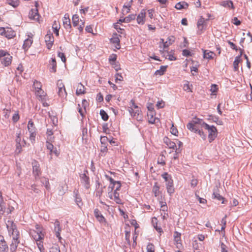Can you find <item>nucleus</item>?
Returning a JSON list of instances; mask_svg holds the SVG:
<instances>
[{"label": "nucleus", "mask_w": 252, "mask_h": 252, "mask_svg": "<svg viewBox=\"0 0 252 252\" xmlns=\"http://www.w3.org/2000/svg\"><path fill=\"white\" fill-rule=\"evenodd\" d=\"M130 228L129 226H127L126 227L125 239L128 245H130Z\"/></svg>", "instance_id": "e433bc0d"}, {"label": "nucleus", "mask_w": 252, "mask_h": 252, "mask_svg": "<svg viewBox=\"0 0 252 252\" xmlns=\"http://www.w3.org/2000/svg\"><path fill=\"white\" fill-rule=\"evenodd\" d=\"M60 27L61 26L59 21H55L52 25V29L53 30L54 32L56 34L57 36L59 35V30L60 29Z\"/></svg>", "instance_id": "2f4dec72"}, {"label": "nucleus", "mask_w": 252, "mask_h": 252, "mask_svg": "<svg viewBox=\"0 0 252 252\" xmlns=\"http://www.w3.org/2000/svg\"><path fill=\"white\" fill-rule=\"evenodd\" d=\"M166 189L167 192L170 195L174 192V188L173 187V182L170 181V183H168L166 184Z\"/></svg>", "instance_id": "4c0bfd02"}, {"label": "nucleus", "mask_w": 252, "mask_h": 252, "mask_svg": "<svg viewBox=\"0 0 252 252\" xmlns=\"http://www.w3.org/2000/svg\"><path fill=\"white\" fill-rule=\"evenodd\" d=\"M115 82L117 83L119 81H122L123 80V77L120 73H117L115 76Z\"/></svg>", "instance_id": "338daca9"}, {"label": "nucleus", "mask_w": 252, "mask_h": 252, "mask_svg": "<svg viewBox=\"0 0 252 252\" xmlns=\"http://www.w3.org/2000/svg\"><path fill=\"white\" fill-rule=\"evenodd\" d=\"M32 172L33 175L35 177V178L36 179L38 177L41 173L40 169V165L38 162L36 161H34L32 162Z\"/></svg>", "instance_id": "9b49d317"}, {"label": "nucleus", "mask_w": 252, "mask_h": 252, "mask_svg": "<svg viewBox=\"0 0 252 252\" xmlns=\"http://www.w3.org/2000/svg\"><path fill=\"white\" fill-rule=\"evenodd\" d=\"M45 41L48 49H50L54 42V38L52 33L49 32L45 36Z\"/></svg>", "instance_id": "9d476101"}, {"label": "nucleus", "mask_w": 252, "mask_h": 252, "mask_svg": "<svg viewBox=\"0 0 252 252\" xmlns=\"http://www.w3.org/2000/svg\"><path fill=\"white\" fill-rule=\"evenodd\" d=\"M194 123L192 124L190 122H189L187 125V127L188 129L190 131L193 132L194 133H197L199 127L196 125H194Z\"/></svg>", "instance_id": "c756f323"}, {"label": "nucleus", "mask_w": 252, "mask_h": 252, "mask_svg": "<svg viewBox=\"0 0 252 252\" xmlns=\"http://www.w3.org/2000/svg\"><path fill=\"white\" fill-rule=\"evenodd\" d=\"M189 6V4L185 1H180L178 2L175 7L178 10H181L182 9H187Z\"/></svg>", "instance_id": "7c9ffc66"}, {"label": "nucleus", "mask_w": 252, "mask_h": 252, "mask_svg": "<svg viewBox=\"0 0 252 252\" xmlns=\"http://www.w3.org/2000/svg\"><path fill=\"white\" fill-rule=\"evenodd\" d=\"M12 56L5 50L0 49V59L1 64L5 67L11 65L12 61Z\"/></svg>", "instance_id": "20e7f679"}, {"label": "nucleus", "mask_w": 252, "mask_h": 252, "mask_svg": "<svg viewBox=\"0 0 252 252\" xmlns=\"http://www.w3.org/2000/svg\"><path fill=\"white\" fill-rule=\"evenodd\" d=\"M6 226L8 230L9 233L12 236V241L10 245V250L11 252H15L19 243L18 240L19 233L16 228V225L12 221L8 220L6 223Z\"/></svg>", "instance_id": "f257e3e1"}, {"label": "nucleus", "mask_w": 252, "mask_h": 252, "mask_svg": "<svg viewBox=\"0 0 252 252\" xmlns=\"http://www.w3.org/2000/svg\"><path fill=\"white\" fill-rule=\"evenodd\" d=\"M197 133L202 138L203 140H205L206 138V134L201 129H198Z\"/></svg>", "instance_id": "0e129e2a"}, {"label": "nucleus", "mask_w": 252, "mask_h": 252, "mask_svg": "<svg viewBox=\"0 0 252 252\" xmlns=\"http://www.w3.org/2000/svg\"><path fill=\"white\" fill-rule=\"evenodd\" d=\"M218 90V88L217 85L213 84L211 85L210 91L212 92V94L215 95Z\"/></svg>", "instance_id": "13d9d810"}, {"label": "nucleus", "mask_w": 252, "mask_h": 252, "mask_svg": "<svg viewBox=\"0 0 252 252\" xmlns=\"http://www.w3.org/2000/svg\"><path fill=\"white\" fill-rule=\"evenodd\" d=\"M157 163L161 166L165 165V157L163 155L160 154L158 158Z\"/></svg>", "instance_id": "c03bdc74"}, {"label": "nucleus", "mask_w": 252, "mask_h": 252, "mask_svg": "<svg viewBox=\"0 0 252 252\" xmlns=\"http://www.w3.org/2000/svg\"><path fill=\"white\" fill-rule=\"evenodd\" d=\"M192 247L194 252H200L201 244H199L196 240L193 241L192 243Z\"/></svg>", "instance_id": "a18cd8bd"}, {"label": "nucleus", "mask_w": 252, "mask_h": 252, "mask_svg": "<svg viewBox=\"0 0 252 252\" xmlns=\"http://www.w3.org/2000/svg\"><path fill=\"white\" fill-rule=\"evenodd\" d=\"M226 215H225L221 220V225H222L221 228V231H223V235H224V229L226 227Z\"/></svg>", "instance_id": "603ef678"}, {"label": "nucleus", "mask_w": 252, "mask_h": 252, "mask_svg": "<svg viewBox=\"0 0 252 252\" xmlns=\"http://www.w3.org/2000/svg\"><path fill=\"white\" fill-rule=\"evenodd\" d=\"M190 122L192 124L194 123V125H196L198 126L200 125L201 128H204L203 124H206V123L204 122L202 120L198 118H194L193 120Z\"/></svg>", "instance_id": "a19ab883"}, {"label": "nucleus", "mask_w": 252, "mask_h": 252, "mask_svg": "<svg viewBox=\"0 0 252 252\" xmlns=\"http://www.w3.org/2000/svg\"><path fill=\"white\" fill-rule=\"evenodd\" d=\"M181 233L175 231L174 233V240L176 247L180 249L182 247V240L181 239Z\"/></svg>", "instance_id": "2eb2a0df"}, {"label": "nucleus", "mask_w": 252, "mask_h": 252, "mask_svg": "<svg viewBox=\"0 0 252 252\" xmlns=\"http://www.w3.org/2000/svg\"><path fill=\"white\" fill-rule=\"evenodd\" d=\"M0 252H7L8 251V247L6 242L1 236H0Z\"/></svg>", "instance_id": "5701e85b"}, {"label": "nucleus", "mask_w": 252, "mask_h": 252, "mask_svg": "<svg viewBox=\"0 0 252 252\" xmlns=\"http://www.w3.org/2000/svg\"><path fill=\"white\" fill-rule=\"evenodd\" d=\"M133 0H131L129 2H127L126 4H125L122 9V14L126 15L130 11V8Z\"/></svg>", "instance_id": "a878e982"}, {"label": "nucleus", "mask_w": 252, "mask_h": 252, "mask_svg": "<svg viewBox=\"0 0 252 252\" xmlns=\"http://www.w3.org/2000/svg\"><path fill=\"white\" fill-rule=\"evenodd\" d=\"M54 230L55 231L57 237L58 238L59 241L61 242L62 237L60 235L61 228L60 227V222L58 220H56L55 222Z\"/></svg>", "instance_id": "412c9836"}, {"label": "nucleus", "mask_w": 252, "mask_h": 252, "mask_svg": "<svg viewBox=\"0 0 252 252\" xmlns=\"http://www.w3.org/2000/svg\"><path fill=\"white\" fill-rule=\"evenodd\" d=\"M108 197L110 199L114 200L117 204H122V201L120 197V194L118 192L115 191L113 192L112 191L109 190Z\"/></svg>", "instance_id": "1a4fd4ad"}, {"label": "nucleus", "mask_w": 252, "mask_h": 252, "mask_svg": "<svg viewBox=\"0 0 252 252\" xmlns=\"http://www.w3.org/2000/svg\"><path fill=\"white\" fill-rule=\"evenodd\" d=\"M175 37L174 36H170L168 37L166 41H164L163 38H161L160 42L163 44V48L166 49L172 45L175 42Z\"/></svg>", "instance_id": "f8f14e48"}, {"label": "nucleus", "mask_w": 252, "mask_h": 252, "mask_svg": "<svg viewBox=\"0 0 252 252\" xmlns=\"http://www.w3.org/2000/svg\"><path fill=\"white\" fill-rule=\"evenodd\" d=\"M46 147L47 149L50 151V155H51L52 154L53 150L54 148V145L52 143L47 142Z\"/></svg>", "instance_id": "680f3d73"}, {"label": "nucleus", "mask_w": 252, "mask_h": 252, "mask_svg": "<svg viewBox=\"0 0 252 252\" xmlns=\"http://www.w3.org/2000/svg\"><path fill=\"white\" fill-rule=\"evenodd\" d=\"M183 88V90L187 92L191 93L192 92V85L191 84H189V82L188 81H185L184 82Z\"/></svg>", "instance_id": "473e14b6"}, {"label": "nucleus", "mask_w": 252, "mask_h": 252, "mask_svg": "<svg viewBox=\"0 0 252 252\" xmlns=\"http://www.w3.org/2000/svg\"><path fill=\"white\" fill-rule=\"evenodd\" d=\"M119 36L118 34L114 33L111 38V42L115 44V47L118 49L120 48Z\"/></svg>", "instance_id": "4be33fe9"}, {"label": "nucleus", "mask_w": 252, "mask_h": 252, "mask_svg": "<svg viewBox=\"0 0 252 252\" xmlns=\"http://www.w3.org/2000/svg\"><path fill=\"white\" fill-rule=\"evenodd\" d=\"M220 5L229 9H234L233 2L230 0H223L220 3Z\"/></svg>", "instance_id": "bb28decb"}, {"label": "nucleus", "mask_w": 252, "mask_h": 252, "mask_svg": "<svg viewBox=\"0 0 252 252\" xmlns=\"http://www.w3.org/2000/svg\"><path fill=\"white\" fill-rule=\"evenodd\" d=\"M204 128L208 130V140L212 142L217 136V129L214 126H210L207 124H203Z\"/></svg>", "instance_id": "39448f33"}, {"label": "nucleus", "mask_w": 252, "mask_h": 252, "mask_svg": "<svg viewBox=\"0 0 252 252\" xmlns=\"http://www.w3.org/2000/svg\"><path fill=\"white\" fill-rule=\"evenodd\" d=\"M42 85L40 82L36 80L33 81V87L34 89V92L42 90Z\"/></svg>", "instance_id": "c9c22d12"}, {"label": "nucleus", "mask_w": 252, "mask_h": 252, "mask_svg": "<svg viewBox=\"0 0 252 252\" xmlns=\"http://www.w3.org/2000/svg\"><path fill=\"white\" fill-rule=\"evenodd\" d=\"M20 119V116L19 115V112L16 111L15 114L12 116V121L14 123H16L19 121Z\"/></svg>", "instance_id": "052dcab7"}, {"label": "nucleus", "mask_w": 252, "mask_h": 252, "mask_svg": "<svg viewBox=\"0 0 252 252\" xmlns=\"http://www.w3.org/2000/svg\"><path fill=\"white\" fill-rule=\"evenodd\" d=\"M146 10L142 9L138 14L137 17V23L139 25H143L145 22L146 18Z\"/></svg>", "instance_id": "ddd939ff"}, {"label": "nucleus", "mask_w": 252, "mask_h": 252, "mask_svg": "<svg viewBox=\"0 0 252 252\" xmlns=\"http://www.w3.org/2000/svg\"><path fill=\"white\" fill-rule=\"evenodd\" d=\"M6 3L13 7H16L19 5L20 2L19 0H6Z\"/></svg>", "instance_id": "37998d69"}, {"label": "nucleus", "mask_w": 252, "mask_h": 252, "mask_svg": "<svg viewBox=\"0 0 252 252\" xmlns=\"http://www.w3.org/2000/svg\"><path fill=\"white\" fill-rule=\"evenodd\" d=\"M164 142L167 145V146L170 149H174L176 148V145L175 143L172 141L168 137H164L163 139Z\"/></svg>", "instance_id": "c85d7f7f"}, {"label": "nucleus", "mask_w": 252, "mask_h": 252, "mask_svg": "<svg viewBox=\"0 0 252 252\" xmlns=\"http://www.w3.org/2000/svg\"><path fill=\"white\" fill-rule=\"evenodd\" d=\"M72 24L74 27H78V30L79 32H81L83 31L85 26V22L84 20L80 19L77 14L73 15L72 18Z\"/></svg>", "instance_id": "423d86ee"}, {"label": "nucleus", "mask_w": 252, "mask_h": 252, "mask_svg": "<svg viewBox=\"0 0 252 252\" xmlns=\"http://www.w3.org/2000/svg\"><path fill=\"white\" fill-rule=\"evenodd\" d=\"M35 94L37 98L42 103L43 106L47 107L49 106V104L46 102L47 95L46 92L41 90L35 92Z\"/></svg>", "instance_id": "0eeeda50"}, {"label": "nucleus", "mask_w": 252, "mask_h": 252, "mask_svg": "<svg viewBox=\"0 0 252 252\" xmlns=\"http://www.w3.org/2000/svg\"><path fill=\"white\" fill-rule=\"evenodd\" d=\"M152 191L156 197L158 196L161 192L159 190V187L157 183H155L153 187Z\"/></svg>", "instance_id": "f704fd0d"}, {"label": "nucleus", "mask_w": 252, "mask_h": 252, "mask_svg": "<svg viewBox=\"0 0 252 252\" xmlns=\"http://www.w3.org/2000/svg\"><path fill=\"white\" fill-rule=\"evenodd\" d=\"M49 65L50 67V70L52 72H56V69H57V63L56 61L55 58H52L51 61Z\"/></svg>", "instance_id": "72a5a7b5"}, {"label": "nucleus", "mask_w": 252, "mask_h": 252, "mask_svg": "<svg viewBox=\"0 0 252 252\" xmlns=\"http://www.w3.org/2000/svg\"><path fill=\"white\" fill-rule=\"evenodd\" d=\"M167 67V66H163V65L161 66L160 67L159 69L157 70L155 72V74L160 75V76L162 75L165 72V71L166 70Z\"/></svg>", "instance_id": "49530a36"}, {"label": "nucleus", "mask_w": 252, "mask_h": 252, "mask_svg": "<svg viewBox=\"0 0 252 252\" xmlns=\"http://www.w3.org/2000/svg\"><path fill=\"white\" fill-rule=\"evenodd\" d=\"M242 62L240 56H237L233 62V67L235 71H237L239 69V63Z\"/></svg>", "instance_id": "58836bf2"}, {"label": "nucleus", "mask_w": 252, "mask_h": 252, "mask_svg": "<svg viewBox=\"0 0 252 252\" xmlns=\"http://www.w3.org/2000/svg\"><path fill=\"white\" fill-rule=\"evenodd\" d=\"M129 105L128 111L131 116L137 120H140L142 118L140 108L135 103L133 99L130 100Z\"/></svg>", "instance_id": "7ed1b4c3"}, {"label": "nucleus", "mask_w": 252, "mask_h": 252, "mask_svg": "<svg viewBox=\"0 0 252 252\" xmlns=\"http://www.w3.org/2000/svg\"><path fill=\"white\" fill-rule=\"evenodd\" d=\"M220 251L221 252H229L228 247L223 243L220 244Z\"/></svg>", "instance_id": "774afa93"}, {"label": "nucleus", "mask_w": 252, "mask_h": 252, "mask_svg": "<svg viewBox=\"0 0 252 252\" xmlns=\"http://www.w3.org/2000/svg\"><path fill=\"white\" fill-rule=\"evenodd\" d=\"M148 120L149 123L153 124L159 121L158 118L156 117L155 111H152L147 113Z\"/></svg>", "instance_id": "4468645a"}, {"label": "nucleus", "mask_w": 252, "mask_h": 252, "mask_svg": "<svg viewBox=\"0 0 252 252\" xmlns=\"http://www.w3.org/2000/svg\"><path fill=\"white\" fill-rule=\"evenodd\" d=\"M107 150L108 149L105 145L102 146L100 150V156L102 157L105 156Z\"/></svg>", "instance_id": "bf43d9fd"}, {"label": "nucleus", "mask_w": 252, "mask_h": 252, "mask_svg": "<svg viewBox=\"0 0 252 252\" xmlns=\"http://www.w3.org/2000/svg\"><path fill=\"white\" fill-rule=\"evenodd\" d=\"M204 19L200 18L198 20L197 24L198 31L197 33L200 34L202 33L203 31L204 30Z\"/></svg>", "instance_id": "b1692460"}, {"label": "nucleus", "mask_w": 252, "mask_h": 252, "mask_svg": "<svg viewBox=\"0 0 252 252\" xmlns=\"http://www.w3.org/2000/svg\"><path fill=\"white\" fill-rule=\"evenodd\" d=\"M33 35H28V37L25 40L23 45V48L25 51H27L28 49L31 46L33 42L32 39Z\"/></svg>", "instance_id": "f3484780"}, {"label": "nucleus", "mask_w": 252, "mask_h": 252, "mask_svg": "<svg viewBox=\"0 0 252 252\" xmlns=\"http://www.w3.org/2000/svg\"><path fill=\"white\" fill-rule=\"evenodd\" d=\"M152 223L155 229L159 233L162 232V229L158 225V220L156 218L154 217L152 220Z\"/></svg>", "instance_id": "ea45409f"}, {"label": "nucleus", "mask_w": 252, "mask_h": 252, "mask_svg": "<svg viewBox=\"0 0 252 252\" xmlns=\"http://www.w3.org/2000/svg\"><path fill=\"white\" fill-rule=\"evenodd\" d=\"M4 36L8 39H11L15 36V33L14 31L8 30L6 31Z\"/></svg>", "instance_id": "de8ad7c7"}, {"label": "nucleus", "mask_w": 252, "mask_h": 252, "mask_svg": "<svg viewBox=\"0 0 252 252\" xmlns=\"http://www.w3.org/2000/svg\"><path fill=\"white\" fill-rule=\"evenodd\" d=\"M87 104V101L85 99H83L82 101V104L84 106V109L82 108L80 106V104L78 105V111L80 113V114L83 117L84 116V111H85V105Z\"/></svg>", "instance_id": "79ce46f5"}, {"label": "nucleus", "mask_w": 252, "mask_h": 252, "mask_svg": "<svg viewBox=\"0 0 252 252\" xmlns=\"http://www.w3.org/2000/svg\"><path fill=\"white\" fill-rule=\"evenodd\" d=\"M147 252H155V248L154 245L152 243H149L146 248Z\"/></svg>", "instance_id": "6e6d98bb"}, {"label": "nucleus", "mask_w": 252, "mask_h": 252, "mask_svg": "<svg viewBox=\"0 0 252 252\" xmlns=\"http://www.w3.org/2000/svg\"><path fill=\"white\" fill-rule=\"evenodd\" d=\"M29 18L31 20H35L37 21H39L40 15L38 13L37 9L34 8L32 9L29 12Z\"/></svg>", "instance_id": "dca6fc26"}, {"label": "nucleus", "mask_w": 252, "mask_h": 252, "mask_svg": "<svg viewBox=\"0 0 252 252\" xmlns=\"http://www.w3.org/2000/svg\"><path fill=\"white\" fill-rule=\"evenodd\" d=\"M161 176L164 179L165 181L167 182V183H170V181H173L171 176L166 172L162 174Z\"/></svg>", "instance_id": "8fccbe9b"}, {"label": "nucleus", "mask_w": 252, "mask_h": 252, "mask_svg": "<svg viewBox=\"0 0 252 252\" xmlns=\"http://www.w3.org/2000/svg\"><path fill=\"white\" fill-rule=\"evenodd\" d=\"M114 188H115L114 191L118 192V191L121 188V182L120 181H116L112 186L109 185V187L108 188V190L113 191Z\"/></svg>", "instance_id": "cd10ccee"}, {"label": "nucleus", "mask_w": 252, "mask_h": 252, "mask_svg": "<svg viewBox=\"0 0 252 252\" xmlns=\"http://www.w3.org/2000/svg\"><path fill=\"white\" fill-rule=\"evenodd\" d=\"M94 215L95 218L100 223H103L106 222V219L98 209H95L94 210Z\"/></svg>", "instance_id": "a211bd4d"}, {"label": "nucleus", "mask_w": 252, "mask_h": 252, "mask_svg": "<svg viewBox=\"0 0 252 252\" xmlns=\"http://www.w3.org/2000/svg\"><path fill=\"white\" fill-rule=\"evenodd\" d=\"M165 106V102L163 101L162 100H161L160 101H158L157 102V103L156 104V106L158 108V109L162 108Z\"/></svg>", "instance_id": "69168bd1"}, {"label": "nucleus", "mask_w": 252, "mask_h": 252, "mask_svg": "<svg viewBox=\"0 0 252 252\" xmlns=\"http://www.w3.org/2000/svg\"><path fill=\"white\" fill-rule=\"evenodd\" d=\"M213 195L214 198H216L219 201H222V203H224V198L221 195H220L219 193L214 192Z\"/></svg>", "instance_id": "5fc2aeb1"}, {"label": "nucleus", "mask_w": 252, "mask_h": 252, "mask_svg": "<svg viewBox=\"0 0 252 252\" xmlns=\"http://www.w3.org/2000/svg\"><path fill=\"white\" fill-rule=\"evenodd\" d=\"M86 93L85 88L81 83H78L76 86V94L77 95L84 94Z\"/></svg>", "instance_id": "393cba45"}, {"label": "nucleus", "mask_w": 252, "mask_h": 252, "mask_svg": "<svg viewBox=\"0 0 252 252\" xmlns=\"http://www.w3.org/2000/svg\"><path fill=\"white\" fill-rule=\"evenodd\" d=\"M203 53V58L207 60H213L216 56V54L208 50L202 49Z\"/></svg>", "instance_id": "aec40b11"}, {"label": "nucleus", "mask_w": 252, "mask_h": 252, "mask_svg": "<svg viewBox=\"0 0 252 252\" xmlns=\"http://www.w3.org/2000/svg\"><path fill=\"white\" fill-rule=\"evenodd\" d=\"M24 145H22L21 143H16V148L15 150V152L17 154H19L22 151V146H24Z\"/></svg>", "instance_id": "e2e57ef3"}, {"label": "nucleus", "mask_w": 252, "mask_h": 252, "mask_svg": "<svg viewBox=\"0 0 252 252\" xmlns=\"http://www.w3.org/2000/svg\"><path fill=\"white\" fill-rule=\"evenodd\" d=\"M167 53H168V55L167 56L166 58H167L170 61L176 60L177 58L175 56L174 51H171L170 52H168Z\"/></svg>", "instance_id": "3c124183"}, {"label": "nucleus", "mask_w": 252, "mask_h": 252, "mask_svg": "<svg viewBox=\"0 0 252 252\" xmlns=\"http://www.w3.org/2000/svg\"><path fill=\"white\" fill-rule=\"evenodd\" d=\"M28 129L29 131L36 130L34 123L32 120H30L28 122Z\"/></svg>", "instance_id": "09e8293b"}, {"label": "nucleus", "mask_w": 252, "mask_h": 252, "mask_svg": "<svg viewBox=\"0 0 252 252\" xmlns=\"http://www.w3.org/2000/svg\"><path fill=\"white\" fill-rule=\"evenodd\" d=\"M63 25L65 29H71V25L69 15L68 13L64 14L63 19Z\"/></svg>", "instance_id": "6ab92c4d"}, {"label": "nucleus", "mask_w": 252, "mask_h": 252, "mask_svg": "<svg viewBox=\"0 0 252 252\" xmlns=\"http://www.w3.org/2000/svg\"><path fill=\"white\" fill-rule=\"evenodd\" d=\"M29 132L30 133V140L31 141L32 143H33L35 142V137L36 135V130Z\"/></svg>", "instance_id": "864d4df0"}, {"label": "nucleus", "mask_w": 252, "mask_h": 252, "mask_svg": "<svg viewBox=\"0 0 252 252\" xmlns=\"http://www.w3.org/2000/svg\"><path fill=\"white\" fill-rule=\"evenodd\" d=\"M42 226L38 224L35 225V230H31L30 234L36 241L37 247L40 252H44L43 242L42 241L44 237V232Z\"/></svg>", "instance_id": "f03ea898"}, {"label": "nucleus", "mask_w": 252, "mask_h": 252, "mask_svg": "<svg viewBox=\"0 0 252 252\" xmlns=\"http://www.w3.org/2000/svg\"><path fill=\"white\" fill-rule=\"evenodd\" d=\"M57 93L61 98H66L67 93L66 92L64 85L62 80H58L57 83Z\"/></svg>", "instance_id": "6e6552de"}, {"label": "nucleus", "mask_w": 252, "mask_h": 252, "mask_svg": "<svg viewBox=\"0 0 252 252\" xmlns=\"http://www.w3.org/2000/svg\"><path fill=\"white\" fill-rule=\"evenodd\" d=\"M100 115L101 116V118L104 121H107L108 119V116L104 110H101L100 111Z\"/></svg>", "instance_id": "4d7b16f0"}]
</instances>
